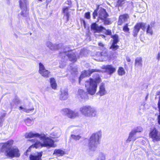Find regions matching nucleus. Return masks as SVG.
<instances>
[{
  "label": "nucleus",
  "instance_id": "nucleus-1",
  "mask_svg": "<svg viewBox=\"0 0 160 160\" xmlns=\"http://www.w3.org/2000/svg\"><path fill=\"white\" fill-rule=\"evenodd\" d=\"M25 137L27 138H39L41 140V142H35L34 146L32 145L30 148L35 147L38 148L40 147H46L49 148L54 147V142L53 140L50 138L47 137L44 134H40L38 133H34L32 132L26 133ZM33 142H35V140L32 139L30 140Z\"/></svg>",
  "mask_w": 160,
  "mask_h": 160
},
{
  "label": "nucleus",
  "instance_id": "nucleus-2",
  "mask_svg": "<svg viewBox=\"0 0 160 160\" xmlns=\"http://www.w3.org/2000/svg\"><path fill=\"white\" fill-rule=\"evenodd\" d=\"M13 143V140H10L3 143L1 148V151L4 152L5 155L9 157H19L20 153L18 148L16 147L11 148Z\"/></svg>",
  "mask_w": 160,
  "mask_h": 160
},
{
  "label": "nucleus",
  "instance_id": "nucleus-3",
  "mask_svg": "<svg viewBox=\"0 0 160 160\" xmlns=\"http://www.w3.org/2000/svg\"><path fill=\"white\" fill-rule=\"evenodd\" d=\"M101 78L99 75L96 74L93 78H90L89 80L85 82V86L89 94L93 95L96 93L97 87V84L101 82Z\"/></svg>",
  "mask_w": 160,
  "mask_h": 160
},
{
  "label": "nucleus",
  "instance_id": "nucleus-4",
  "mask_svg": "<svg viewBox=\"0 0 160 160\" xmlns=\"http://www.w3.org/2000/svg\"><path fill=\"white\" fill-rule=\"evenodd\" d=\"M102 136L101 132L99 131L93 133L91 137L88 144L89 149L94 151L100 143V139Z\"/></svg>",
  "mask_w": 160,
  "mask_h": 160
},
{
  "label": "nucleus",
  "instance_id": "nucleus-5",
  "mask_svg": "<svg viewBox=\"0 0 160 160\" xmlns=\"http://www.w3.org/2000/svg\"><path fill=\"white\" fill-rule=\"evenodd\" d=\"M79 111L82 115L87 117H95L97 115L96 109L89 105L84 106L81 107L80 108Z\"/></svg>",
  "mask_w": 160,
  "mask_h": 160
},
{
  "label": "nucleus",
  "instance_id": "nucleus-6",
  "mask_svg": "<svg viewBox=\"0 0 160 160\" xmlns=\"http://www.w3.org/2000/svg\"><path fill=\"white\" fill-rule=\"evenodd\" d=\"M62 114L67 116L70 118H74L78 116L79 113L78 112L73 111L68 108H65L61 111Z\"/></svg>",
  "mask_w": 160,
  "mask_h": 160
},
{
  "label": "nucleus",
  "instance_id": "nucleus-7",
  "mask_svg": "<svg viewBox=\"0 0 160 160\" xmlns=\"http://www.w3.org/2000/svg\"><path fill=\"white\" fill-rule=\"evenodd\" d=\"M64 53H65V54L67 55L69 60L73 62H75L77 61L76 53H75L74 51L71 50L69 51L68 48L67 47L65 48L64 51H63L62 52V53L61 52V54H62L61 56Z\"/></svg>",
  "mask_w": 160,
  "mask_h": 160
},
{
  "label": "nucleus",
  "instance_id": "nucleus-8",
  "mask_svg": "<svg viewBox=\"0 0 160 160\" xmlns=\"http://www.w3.org/2000/svg\"><path fill=\"white\" fill-rule=\"evenodd\" d=\"M19 4L21 9L22 10L21 15L23 17H27L28 13L27 10V0H20Z\"/></svg>",
  "mask_w": 160,
  "mask_h": 160
},
{
  "label": "nucleus",
  "instance_id": "nucleus-9",
  "mask_svg": "<svg viewBox=\"0 0 160 160\" xmlns=\"http://www.w3.org/2000/svg\"><path fill=\"white\" fill-rule=\"evenodd\" d=\"M100 71L101 70H100L97 69H91L87 71L85 70L82 72V73L79 77V83H80L81 80L84 78L90 76L91 75L93 72H100Z\"/></svg>",
  "mask_w": 160,
  "mask_h": 160
},
{
  "label": "nucleus",
  "instance_id": "nucleus-10",
  "mask_svg": "<svg viewBox=\"0 0 160 160\" xmlns=\"http://www.w3.org/2000/svg\"><path fill=\"white\" fill-rule=\"evenodd\" d=\"M149 136L154 142L160 141V132H158L156 128H154L150 132Z\"/></svg>",
  "mask_w": 160,
  "mask_h": 160
},
{
  "label": "nucleus",
  "instance_id": "nucleus-11",
  "mask_svg": "<svg viewBox=\"0 0 160 160\" xmlns=\"http://www.w3.org/2000/svg\"><path fill=\"white\" fill-rule=\"evenodd\" d=\"M145 24L144 23H137L134 27V29L133 31V36L136 37L137 36L138 34L140 28H141L143 31L145 30Z\"/></svg>",
  "mask_w": 160,
  "mask_h": 160
},
{
  "label": "nucleus",
  "instance_id": "nucleus-12",
  "mask_svg": "<svg viewBox=\"0 0 160 160\" xmlns=\"http://www.w3.org/2000/svg\"><path fill=\"white\" fill-rule=\"evenodd\" d=\"M39 73L43 77L46 78H48L50 72L45 68L44 66L41 62L39 63Z\"/></svg>",
  "mask_w": 160,
  "mask_h": 160
},
{
  "label": "nucleus",
  "instance_id": "nucleus-13",
  "mask_svg": "<svg viewBox=\"0 0 160 160\" xmlns=\"http://www.w3.org/2000/svg\"><path fill=\"white\" fill-rule=\"evenodd\" d=\"M103 68L105 70L106 72L108 74L111 75L116 71V68L111 65L103 66Z\"/></svg>",
  "mask_w": 160,
  "mask_h": 160
},
{
  "label": "nucleus",
  "instance_id": "nucleus-14",
  "mask_svg": "<svg viewBox=\"0 0 160 160\" xmlns=\"http://www.w3.org/2000/svg\"><path fill=\"white\" fill-rule=\"evenodd\" d=\"M91 29L93 30L95 32H100L106 30V29L102 26H99L96 23H92L91 26Z\"/></svg>",
  "mask_w": 160,
  "mask_h": 160
},
{
  "label": "nucleus",
  "instance_id": "nucleus-15",
  "mask_svg": "<svg viewBox=\"0 0 160 160\" xmlns=\"http://www.w3.org/2000/svg\"><path fill=\"white\" fill-rule=\"evenodd\" d=\"M108 16L105 9L101 8L98 12V18L101 19H104Z\"/></svg>",
  "mask_w": 160,
  "mask_h": 160
},
{
  "label": "nucleus",
  "instance_id": "nucleus-16",
  "mask_svg": "<svg viewBox=\"0 0 160 160\" xmlns=\"http://www.w3.org/2000/svg\"><path fill=\"white\" fill-rule=\"evenodd\" d=\"M129 18V16L128 14H123L119 16V20L118 22V24L121 25L122 23L127 21Z\"/></svg>",
  "mask_w": 160,
  "mask_h": 160
},
{
  "label": "nucleus",
  "instance_id": "nucleus-17",
  "mask_svg": "<svg viewBox=\"0 0 160 160\" xmlns=\"http://www.w3.org/2000/svg\"><path fill=\"white\" fill-rule=\"evenodd\" d=\"M107 93L105 86L103 83L101 84L99 87V91L97 94L100 96H103L106 94Z\"/></svg>",
  "mask_w": 160,
  "mask_h": 160
},
{
  "label": "nucleus",
  "instance_id": "nucleus-18",
  "mask_svg": "<svg viewBox=\"0 0 160 160\" xmlns=\"http://www.w3.org/2000/svg\"><path fill=\"white\" fill-rule=\"evenodd\" d=\"M78 98L81 99H86L88 98L86 93L82 89H79L78 91Z\"/></svg>",
  "mask_w": 160,
  "mask_h": 160
},
{
  "label": "nucleus",
  "instance_id": "nucleus-19",
  "mask_svg": "<svg viewBox=\"0 0 160 160\" xmlns=\"http://www.w3.org/2000/svg\"><path fill=\"white\" fill-rule=\"evenodd\" d=\"M42 155V152H38L37 154L31 155L29 157L30 160H41Z\"/></svg>",
  "mask_w": 160,
  "mask_h": 160
},
{
  "label": "nucleus",
  "instance_id": "nucleus-20",
  "mask_svg": "<svg viewBox=\"0 0 160 160\" xmlns=\"http://www.w3.org/2000/svg\"><path fill=\"white\" fill-rule=\"evenodd\" d=\"M136 132L135 130H134V129L132 130L130 132L128 137L126 141V142L127 143H128L132 140H133V141L135 140L136 139H133L132 138L133 136L136 134Z\"/></svg>",
  "mask_w": 160,
  "mask_h": 160
},
{
  "label": "nucleus",
  "instance_id": "nucleus-21",
  "mask_svg": "<svg viewBox=\"0 0 160 160\" xmlns=\"http://www.w3.org/2000/svg\"><path fill=\"white\" fill-rule=\"evenodd\" d=\"M136 132L135 130H134V129L132 130L130 132L128 137L126 141V142L127 143H128L132 140H133V141L135 140L136 139H133L132 138L133 136L136 134Z\"/></svg>",
  "mask_w": 160,
  "mask_h": 160
},
{
  "label": "nucleus",
  "instance_id": "nucleus-22",
  "mask_svg": "<svg viewBox=\"0 0 160 160\" xmlns=\"http://www.w3.org/2000/svg\"><path fill=\"white\" fill-rule=\"evenodd\" d=\"M50 86L52 89H56L57 84L55 79L53 78H50Z\"/></svg>",
  "mask_w": 160,
  "mask_h": 160
},
{
  "label": "nucleus",
  "instance_id": "nucleus-23",
  "mask_svg": "<svg viewBox=\"0 0 160 160\" xmlns=\"http://www.w3.org/2000/svg\"><path fill=\"white\" fill-rule=\"evenodd\" d=\"M142 58L141 57L137 58L135 60V65L138 67H141L142 66Z\"/></svg>",
  "mask_w": 160,
  "mask_h": 160
},
{
  "label": "nucleus",
  "instance_id": "nucleus-24",
  "mask_svg": "<svg viewBox=\"0 0 160 160\" xmlns=\"http://www.w3.org/2000/svg\"><path fill=\"white\" fill-rule=\"evenodd\" d=\"M68 97V91L67 89L62 92L61 94V100H64L67 99Z\"/></svg>",
  "mask_w": 160,
  "mask_h": 160
},
{
  "label": "nucleus",
  "instance_id": "nucleus-25",
  "mask_svg": "<svg viewBox=\"0 0 160 160\" xmlns=\"http://www.w3.org/2000/svg\"><path fill=\"white\" fill-rule=\"evenodd\" d=\"M68 7H65L63 8V12L64 13V18H65L68 21V18L69 16V13L68 11Z\"/></svg>",
  "mask_w": 160,
  "mask_h": 160
},
{
  "label": "nucleus",
  "instance_id": "nucleus-26",
  "mask_svg": "<svg viewBox=\"0 0 160 160\" xmlns=\"http://www.w3.org/2000/svg\"><path fill=\"white\" fill-rule=\"evenodd\" d=\"M118 73L119 75L122 76L125 73V71L122 67H120L118 70Z\"/></svg>",
  "mask_w": 160,
  "mask_h": 160
},
{
  "label": "nucleus",
  "instance_id": "nucleus-27",
  "mask_svg": "<svg viewBox=\"0 0 160 160\" xmlns=\"http://www.w3.org/2000/svg\"><path fill=\"white\" fill-rule=\"evenodd\" d=\"M111 38L113 39L112 43L117 44L119 42L118 37V35L115 34L114 35H112Z\"/></svg>",
  "mask_w": 160,
  "mask_h": 160
},
{
  "label": "nucleus",
  "instance_id": "nucleus-28",
  "mask_svg": "<svg viewBox=\"0 0 160 160\" xmlns=\"http://www.w3.org/2000/svg\"><path fill=\"white\" fill-rule=\"evenodd\" d=\"M53 44L50 41H47L46 43V45L50 49L52 50L54 49L53 47Z\"/></svg>",
  "mask_w": 160,
  "mask_h": 160
},
{
  "label": "nucleus",
  "instance_id": "nucleus-29",
  "mask_svg": "<svg viewBox=\"0 0 160 160\" xmlns=\"http://www.w3.org/2000/svg\"><path fill=\"white\" fill-rule=\"evenodd\" d=\"M118 46L117 45V44L112 43L110 49L113 51H115L118 48Z\"/></svg>",
  "mask_w": 160,
  "mask_h": 160
},
{
  "label": "nucleus",
  "instance_id": "nucleus-30",
  "mask_svg": "<svg viewBox=\"0 0 160 160\" xmlns=\"http://www.w3.org/2000/svg\"><path fill=\"white\" fill-rule=\"evenodd\" d=\"M105 155L102 153H100L97 158V160H105Z\"/></svg>",
  "mask_w": 160,
  "mask_h": 160
},
{
  "label": "nucleus",
  "instance_id": "nucleus-31",
  "mask_svg": "<svg viewBox=\"0 0 160 160\" xmlns=\"http://www.w3.org/2000/svg\"><path fill=\"white\" fill-rule=\"evenodd\" d=\"M19 108L20 110H22L24 112L27 113H29L30 111H33L34 109V108H33L30 109H27L26 108H22V106H20L19 107Z\"/></svg>",
  "mask_w": 160,
  "mask_h": 160
},
{
  "label": "nucleus",
  "instance_id": "nucleus-32",
  "mask_svg": "<svg viewBox=\"0 0 160 160\" xmlns=\"http://www.w3.org/2000/svg\"><path fill=\"white\" fill-rule=\"evenodd\" d=\"M104 20V24H105L108 25L111 23V21L110 18H106L104 19H102Z\"/></svg>",
  "mask_w": 160,
  "mask_h": 160
},
{
  "label": "nucleus",
  "instance_id": "nucleus-33",
  "mask_svg": "<svg viewBox=\"0 0 160 160\" xmlns=\"http://www.w3.org/2000/svg\"><path fill=\"white\" fill-rule=\"evenodd\" d=\"M54 49L52 50H58L60 48L59 43H56L53 44V47Z\"/></svg>",
  "mask_w": 160,
  "mask_h": 160
},
{
  "label": "nucleus",
  "instance_id": "nucleus-34",
  "mask_svg": "<svg viewBox=\"0 0 160 160\" xmlns=\"http://www.w3.org/2000/svg\"><path fill=\"white\" fill-rule=\"evenodd\" d=\"M126 0H118L117 6H121L124 3Z\"/></svg>",
  "mask_w": 160,
  "mask_h": 160
},
{
  "label": "nucleus",
  "instance_id": "nucleus-35",
  "mask_svg": "<svg viewBox=\"0 0 160 160\" xmlns=\"http://www.w3.org/2000/svg\"><path fill=\"white\" fill-rule=\"evenodd\" d=\"M123 30L126 32H129V29L128 27V24H126V25L124 26L123 28Z\"/></svg>",
  "mask_w": 160,
  "mask_h": 160
},
{
  "label": "nucleus",
  "instance_id": "nucleus-36",
  "mask_svg": "<svg viewBox=\"0 0 160 160\" xmlns=\"http://www.w3.org/2000/svg\"><path fill=\"white\" fill-rule=\"evenodd\" d=\"M71 137L73 139L76 140H79L81 138V136L79 135H71Z\"/></svg>",
  "mask_w": 160,
  "mask_h": 160
},
{
  "label": "nucleus",
  "instance_id": "nucleus-37",
  "mask_svg": "<svg viewBox=\"0 0 160 160\" xmlns=\"http://www.w3.org/2000/svg\"><path fill=\"white\" fill-rule=\"evenodd\" d=\"M147 32V33H149L151 35H152V30L151 27H150V26L149 25H148Z\"/></svg>",
  "mask_w": 160,
  "mask_h": 160
},
{
  "label": "nucleus",
  "instance_id": "nucleus-38",
  "mask_svg": "<svg viewBox=\"0 0 160 160\" xmlns=\"http://www.w3.org/2000/svg\"><path fill=\"white\" fill-rule=\"evenodd\" d=\"M86 52V50L84 49L82 50L80 52L79 56H78V57H82L85 55V53Z\"/></svg>",
  "mask_w": 160,
  "mask_h": 160
},
{
  "label": "nucleus",
  "instance_id": "nucleus-39",
  "mask_svg": "<svg viewBox=\"0 0 160 160\" xmlns=\"http://www.w3.org/2000/svg\"><path fill=\"white\" fill-rule=\"evenodd\" d=\"M134 130H135V131L136 132V133L137 132H141L142 131V128L140 127H138L134 129Z\"/></svg>",
  "mask_w": 160,
  "mask_h": 160
},
{
  "label": "nucleus",
  "instance_id": "nucleus-40",
  "mask_svg": "<svg viewBox=\"0 0 160 160\" xmlns=\"http://www.w3.org/2000/svg\"><path fill=\"white\" fill-rule=\"evenodd\" d=\"M53 154L56 156H59L60 155V150H55Z\"/></svg>",
  "mask_w": 160,
  "mask_h": 160
},
{
  "label": "nucleus",
  "instance_id": "nucleus-41",
  "mask_svg": "<svg viewBox=\"0 0 160 160\" xmlns=\"http://www.w3.org/2000/svg\"><path fill=\"white\" fill-rule=\"evenodd\" d=\"M100 54L101 56L102 57H107L108 56L107 52L106 51H103L102 52H101Z\"/></svg>",
  "mask_w": 160,
  "mask_h": 160
},
{
  "label": "nucleus",
  "instance_id": "nucleus-42",
  "mask_svg": "<svg viewBox=\"0 0 160 160\" xmlns=\"http://www.w3.org/2000/svg\"><path fill=\"white\" fill-rule=\"evenodd\" d=\"M85 17L87 19H89L90 17V12H87L85 14Z\"/></svg>",
  "mask_w": 160,
  "mask_h": 160
},
{
  "label": "nucleus",
  "instance_id": "nucleus-43",
  "mask_svg": "<svg viewBox=\"0 0 160 160\" xmlns=\"http://www.w3.org/2000/svg\"><path fill=\"white\" fill-rule=\"evenodd\" d=\"M98 13L97 10H95L93 13V17L94 19L96 18V17L97 16Z\"/></svg>",
  "mask_w": 160,
  "mask_h": 160
},
{
  "label": "nucleus",
  "instance_id": "nucleus-44",
  "mask_svg": "<svg viewBox=\"0 0 160 160\" xmlns=\"http://www.w3.org/2000/svg\"><path fill=\"white\" fill-rule=\"evenodd\" d=\"M106 34L107 35H111L112 32L111 30L108 29L106 30Z\"/></svg>",
  "mask_w": 160,
  "mask_h": 160
},
{
  "label": "nucleus",
  "instance_id": "nucleus-45",
  "mask_svg": "<svg viewBox=\"0 0 160 160\" xmlns=\"http://www.w3.org/2000/svg\"><path fill=\"white\" fill-rule=\"evenodd\" d=\"M66 154H67V152H65L62 150H61V156H62L63 155Z\"/></svg>",
  "mask_w": 160,
  "mask_h": 160
},
{
  "label": "nucleus",
  "instance_id": "nucleus-46",
  "mask_svg": "<svg viewBox=\"0 0 160 160\" xmlns=\"http://www.w3.org/2000/svg\"><path fill=\"white\" fill-rule=\"evenodd\" d=\"M98 45L101 47L102 48H103L104 47V45L102 42H99L98 44Z\"/></svg>",
  "mask_w": 160,
  "mask_h": 160
},
{
  "label": "nucleus",
  "instance_id": "nucleus-47",
  "mask_svg": "<svg viewBox=\"0 0 160 160\" xmlns=\"http://www.w3.org/2000/svg\"><path fill=\"white\" fill-rule=\"evenodd\" d=\"M157 58L158 60V61L160 60V52H159L158 53Z\"/></svg>",
  "mask_w": 160,
  "mask_h": 160
},
{
  "label": "nucleus",
  "instance_id": "nucleus-48",
  "mask_svg": "<svg viewBox=\"0 0 160 160\" xmlns=\"http://www.w3.org/2000/svg\"><path fill=\"white\" fill-rule=\"evenodd\" d=\"M126 59L127 61L128 62H130L131 61V59L130 58L128 57H126Z\"/></svg>",
  "mask_w": 160,
  "mask_h": 160
},
{
  "label": "nucleus",
  "instance_id": "nucleus-49",
  "mask_svg": "<svg viewBox=\"0 0 160 160\" xmlns=\"http://www.w3.org/2000/svg\"><path fill=\"white\" fill-rule=\"evenodd\" d=\"M30 122L31 123H32V121L30 119H28L26 121V123L27 124H28V122Z\"/></svg>",
  "mask_w": 160,
  "mask_h": 160
},
{
  "label": "nucleus",
  "instance_id": "nucleus-50",
  "mask_svg": "<svg viewBox=\"0 0 160 160\" xmlns=\"http://www.w3.org/2000/svg\"><path fill=\"white\" fill-rule=\"evenodd\" d=\"M74 71H75V73H76V71H77V69H75V70H74Z\"/></svg>",
  "mask_w": 160,
  "mask_h": 160
},
{
  "label": "nucleus",
  "instance_id": "nucleus-51",
  "mask_svg": "<svg viewBox=\"0 0 160 160\" xmlns=\"http://www.w3.org/2000/svg\"><path fill=\"white\" fill-rule=\"evenodd\" d=\"M1 122H2V120H0V126H1Z\"/></svg>",
  "mask_w": 160,
  "mask_h": 160
},
{
  "label": "nucleus",
  "instance_id": "nucleus-52",
  "mask_svg": "<svg viewBox=\"0 0 160 160\" xmlns=\"http://www.w3.org/2000/svg\"><path fill=\"white\" fill-rule=\"evenodd\" d=\"M39 1L42 2V0H38ZM49 1H50L51 0H48Z\"/></svg>",
  "mask_w": 160,
  "mask_h": 160
},
{
  "label": "nucleus",
  "instance_id": "nucleus-53",
  "mask_svg": "<svg viewBox=\"0 0 160 160\" xmlns=\"http://www.w3.org/2000/svg\"><path fill=\"white\" fill-rule=\"evenodd\" d=\"M138 112H139V113L140 114H141V113H142V112H139V111H138Z\"/></svg>",
  "mask_w": 160,
  "mask_h": 160
}]
</instances>
